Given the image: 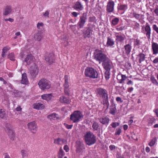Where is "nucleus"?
<instances>
[{
    "instance_id": "nucleus-29",
    "label": "nucleus",
    "mask_w": 158,
    "mask_h": 158,
    "mask_svg": "<svg viewBox=\"0 0 158 158\" xmlns=\"http://www.w3.org/2000/svg\"><path fill=\"white\" fill-rule=\"evenodd\" d=\"M33 58V56L31 54H29L27 55L25 61L27 63V64L28 65L31 63Z\"/></svg>"
},
{
    "instance_id": "nucleus-51",
    "label": "nucleus",
    "mask_w": 158,
    "mask_h": 158,
    "mask_svg": "<svg viewBox=\"0 0 158 158\" xmlns=\"http://www.w3.org/2000/svg\"><path fill=\"white\" fill-rule=\"evenodd\" d=\"M122 132V130L121 128H118L116 129V132H115V135H119Z\"/></svg>"
},
{
    "instance_id": "nucleus-27",
    "label": "nucleus",
    "mask_w": 158,
    "mask_h": 158,
    "mask_svg": "<svg viewBox=\"0 0 158 158\" xmlns=\"http://www.w3.org/2000/svg\"><path fill=\"white\" fill-rule=\"evenodd\" d=\"M100 122L103 124H108L109 119L107 117H103L98 118Z\"/></svg>"
},
{
    "instance_id": "nucleus-58",
    "label": "nucleus",
    "mask_w": 158,
    "mask_h": 158,
    "mask_svg": "<svg viewBox=\"0 0 158 158\" xmlns=\"http://www.w3.org/2000/svg\"><path fill=\"white\" fill-rule=\"evenodd\" d=\"M44 26V24L42 23H38L37 25V27L38 28L40 29V27H43Z\"/></svg>"
},
{
    "instance_id": "nucleus-62",
    "label": "nucleus",
    "mask_w": 158,
    "mask_h": 158,
    "mask_svg": "<svg viewBox=\"0 0 158 158\" xmlns=\"http://www.w3.org/2000/svg\"><path fill=\"white\" fill-rule=\"evenodd\" d=\"M154 12L156 14V15L158 16V7H157L155 9Z\"/></svg>"
},
{
    "instance_id": "nucleus-6",
    "label": "nucleus",
    "mask_w": 158,
    "mask_h": 158,
    "mask_svg": "<svg viewBox=\"0 0 158 158\" xmlns=\"http://www.w3.org/2000/svg\"><path fill=\"white\" fill-rule=\"evenodd\" d=\"M143 32L146 36L148 40L151 39V29L148 23H146L145 27H142Z\"/></svg>"
},
{
    "instance_id": "nucleus-49",
    "label": "nucleus",
    "mask_w": 158,
    "mask_h": 158,
    "mask_svg": "<svg viewBox=\"0 0 158 158\" xmlns=\"http://www.w3.org/2000/svg\"><path fill=\"white\" fill-rule=\"evenodd\" d=\"M60 102L62 103L69 104L70 102V99H60Z\"/></svg>"
},
{
    "instance_id": "nucleus-21",
    "label": "nucleus",
    "mask_w": 158,
    "mask_h": 158,
    "mask_svg": "<svg viewBox=\"0 0 158 158\" xmlns=\"http://www.w3.org/2000/svg\"><path fill=\"white\" fill-rule=\"evenodd\" d=\"M152 49L153 54H158V44L155 42H152Z\"/></svg>"
},
{
    "instance_id": "nucleus-33",
    "label": "nucleus",
    "mask_w": 158,
    "mask_h": 158,
    "mask_svg": "<svg viewBox=\"0 0 158 158\" xmlns=\"http://www.w3.org/2000/svg\"><path fill=\"white\" fill-rule=\"evenodd\" d=\"M43 37V36L41 34L39 33L35 35H34V37L35 40L38 41H40L42 39Z\"/></svg>"
},
{
    "instance_id": "nucleus-57",
    "label": "nucleus",
    "mask_w": 158,
    "mask_h": 158,
    "mask_svg": "<svg viewBox=\"0 0 158 158\" xmlns=\"http://www.w3.org/2000/svg\"><path fill=\"white\" fill-rule=\"evenodd\" d=\"M64 125L65 126V127H66V128L68 129H71L72 127L73 126V125H69L65 124V123H64Z\"/></svg>"
},
{
    "instance_id": "nucleus-53",
    "label": "nucleus",
    "mask_w": 158,
    "mask_h": 158,
    "mask_svg": "<svg viewBox=\"0 0 158 158\" xmlns=\"http://www.w3.org/2000/svg\"><path fill=\"white\" fill-rule=\"evenodd\" d=\"M152 28L154 31H155L158 34V27L156 24H153L152 26Z\"/></svg>"
},
{
    "instance_id": "nucleus-26",
    "label": "nucleus",
    "mask_w": 158,
    "mask_h": 158,
    "mask_svg": "<svg viewBox=\"0 0 158 158\" xmlns=\"http://www.w3.org/2000/svg\"><path fill=\"white\" fill-rule=\"evenodd\" d=\"M128 9V6L126 4H118V10L123 11H125Z\"/></svg>"
},
{
    "instance_id": "nucleus-60",
    "label": "nucleus",
    "mask_w": 158,
    "mask_h": 158,
    "mask_svg": "<svg viewBox=\"0 0 158 158\" xmlns=\"http://www.w3.org/2000/svg\"><path fill=\"white\" fill-rule=\"evenodd\" d=\"M64 149L66 152H69V148L67 145H65L64 147Z\"/></svg>"
},
{
    "instance_id": "nucleus-43",
    "label": "nucleus",
    "mask_w": 158,
    "mask_h": 158,
    "mask_svg": "<svg viewBox=\"0 0 158 158\" xmlns=\"http://www.w3.org/2000/svg\"><path fill=\"white\" fill-rule=\"evenodd\" d=\"M156 138L155 137L153 138L150 141V142L149 143L148 145L149 146L152 147L153 146L155 143L156 141Z\"/></svg>"
},
{
    "instance_id": "nucleus-9",
    "label": "nucleus",
    "mask_w": 158,
    "mask_h": 158,
    "mask_svg": "<svg viewBox=\"0 0 158 158\" xmlns=\"http://www.w3.org/2000/svg\"><path fill=\"white\" fill-rule=\"evenodd\" d=\"M115 3L114 1L109 0L106 6V11L108 13L113 12L114 10Z\"/></svg>"
},
{
    "instance_id": "nucleus-14",
    "label": "nucleus",
    "mask_w": 158,
    "mask_h": 158,
    "mask_svg": "<svg viewBox=\"0 0 158 158\" xmlns=\"http://www.w3.org/2000/svg\"><path fill=\"white\" fill-rule=\"evenodd\" d=\"M39 71V68L35 64L32 65L30 68V73L32 76H36L38 74Z\"/></svg>"
},
{
    "instance_id": "nucleus-36",
    "label": "nucleus",
    "mask_w": 158,
    "mask_h": 158,
    "mask_svg": "<svg viewBox=\"0 0 158 158\" xmlns=\"http://www.w3.org/2000/svg\"><path fill=\"white\" fill-rule=\"evenodd\" d=\"M52 97L51 94H45L41 96L42 99H52Z\"/></svg>"
},
{
    "instance_id": "nucleus-10",
    "label": "nucleus",
    "mask_w": 158,
    "mask_h": 158,
    "mask_svg": "<svg viewBox=\"0 0 158 158\" xmlns=\"http://www.w3.org/2000/svg\"><path fill=\"white\" fill-rule=\"evenodd\" d=\"M97 92L99 96L103 99H108V94L107 90L101 88L97 89Z\"/></svg>"
},
{
    "instance_id": "nucleus-25",
    "label": "nucleus",
    "mask_w": 158,
    "mask_h": 158,
    "mask_svg": "<svg viewBox=\"0 0 158 158\" xmlns=\"http://www.w3.org/2000/svg\"><path fill=\"white\" fill-rule=\"evenodd\" d=\"M11 11V6H6L4 9L3 15H7L10 13Z\"/></svg>"
},
{
    "instance_id": "nucleus-40",
    "label": "nucleus",
    "mask_w": 158,
    "mask_h": 158,
    "mask_svg": "<svg viewBox=\"0 0 158 158\" xmlns=\"http://www.w3.org/2000/svg\"><path fill=\"white\" fill-rule=\"evenodd\" d=\"M150 80L153 84L158 86V82L154 77H152L150 78Z\"/></svg>"
},
{
    "instance_id": "nucleus-1",
    "label": "nucleus",
    "mask_w": 158,
    "mask_h": 158,
    "mask_svg": "<svg viewBox=\"0 0 158 158\" xmlns=\"http://www.w3.org/2000/svg\"><path fill=\"white\" fill-rule=\"evenodd\" d=\"M84 137L86 144L89 146L94 144L96 142V136L90 131L87 132Z\"/></svg>"
},
{
    "instance_id": "nucleus-20",
    "label": "nucleus",
    "mask_w": 158,
    "mask_h": 158,
    "mask_svg": "<svg viewBox=\"0 0 158 158\" xmlns=\"http://www.w3.org/2000/svg\"><path fill=\"white\" fill-rule=\"evenodd\" d=\"M119 33H115V36L116 37L115 40L117 42H123L125 39L124 35H119Z\"/></svg>"
},
{
    "instance_id": "nucleus-41",
    "label": "nucleus",
    "mask_w": 158,
    "mask_h": 158,
    "mask_svg": "<svg viewBox=\"0 0 158 158\" xmlns=\"http://www.w3.org/2000/svg\"><path fill=\"white\" fill-rule=\"evenodd\" d=\"M6 114V111L3 109L0 110V117L2 118H4V116Z\"/></svg>"
},
{
    "instance_id": "nucleus-15",
    "label": "nucleus",
    "mask_w": 158,
    "mask_h": 158,
    "mask_svg": "<svg viewBox=\"0 0 158 158\" xmlns=\"http://www.w3.org/2000/svg\"><path fill=\"white\" fill-rule=\"evenodd\" d=\"M92 31H93L90 27L86 28L85 30L83 31V37L85 39L90 37Z\"/></svg>"
},
{
    "instance_id": "nucleus-8",
    "label": "nucleus",
    "mask_w": 158,
    "mask_h": 158,
    "mask_svg": "<svg viewBox=\"0 0 158 158\" xmlns=\"http://www.w3.org/2000/svg\"><path fill=\"white\" fill-rule=\"evenodd\" d=\"M64 82L63 85L64 92L66 95L69 96L70 93V87L68 82L69 78L68 76L65 75L64 78Z\"/></svg>"
},
{
    "instance_id": "nucleus-17",
    "label": "nucleus",
    "mask_w": 158,
    "mask_h": 158,
    "mask_svg": "<svg viewBox=\"0 0 158 158\" xmlns=\"http://www.w3.org/2000/svg\"><path fill=\"white\" fill-rule=\"evenodd\" d=\"M76 151L77 152H80L85 148L83 143L80 141H77L76 142Z\"/></svg>"
},
{
    "instance_id": "nucleus-32",
    "label": "nucleus",
    "mask_w": 158,
    "mask_h": 158,
    "mask_svg": "<svg viewBox=\"0 0 158 158\" xmlns=\"http://www.w3.org/2000/svg\"><path fill=\"white\" fill-rule=\"evenodd\" d=\"M10 48L9 46H7L5 47L3 49L2 56L3 57H4L5 56V54L7 52L10 50Z\"/></svg>"
},
{
    "instance_id": "nucleus-4",
    "label": "nucleus",
    "mask_w": 158,
    "mask_h": 158,
    "mask_svg": "<svg viewBox=\"0 0 158 158\" xmlns=\"http://www.w3.org/2000/svg\"><path fill=\"white\" fill-rule=\"evenodd\" d=\"M38 85L40 88L43 90L49 89L51 87V83L50 81L45 78L40 80Z\"/></svg>"
},
{
    "instance_id": "nucleus-31",
    "label": "nucleus",
    "mask_w": 158,
    "mask_h": 158,
    "mask_svg": "<svg viewBox=\"0 0 158 158\" xmlns=\"http://www.w3.org/2000/svg\"><path fill=\"white\" fill-rule=\"evenodd\" d=\"M137 56L139 59V63H141L144 60L145 56L144 54L143 53H140Z\"/></svg>"
},
{
    "instance_id": "nucleus-5",
    "label": "nucleus",
    "mask_w": 158,
    "mask_h": 158,
    "mask_svg": "<svg viewBox=\"0 0 158 158\" xmlns=\"http://www.w3.org/2000/svg\"><path fill=\"white\" fill-rule=\"evenodd\" d=\"M83 117V115L80 111H75L70 116V119L73 123H76L79 122L80 119Z\"/></svg>"
},
{
    "instance_id": "nucleus-45",
    "label": "nucleus",
    "mask_w": 158,
    "mask_h": 158,
    "mask_svg": "<svg viewBox=\"0 0 158 158\" xmlns=\"http://www.w3.org/2000/svg\"><path fill=\"white\" fill-rule=\"evenodd\" d=\"M110 71L106 70L105 73V77L106 79L107 80L110 78Z\"/></svg>"
},
{
    "instance_id": "nucleus-46",
    "label": "nucleus",
    "mask_w": 158,
    "mask_h": 158,
    "mask_svg": "<svg viewBox=\"0 0 158 158\" xmlns=\"http://www.w3.org/2000/svg\"><path fill=\"white\" fill-rule=\"evenodd\" d=\"M56 116V114L55 113L50 114L47 116V118L50 120L54 119Z\"/></svg>"
},
{
    "instance_id": "nucleus-18",
    "label": "nucleus",
    "mask_w": 158,
    "mask_h": 158,
    "mask_svg": "<svg viewBox=\"0 0 158 158\" xmlns=\"http://www.w3.org/2000/svg\"><path fill=\"white\" fill-rule=\"evenodd\" d=\"M127 77L125 75L122 74H118L117 76V79L118 82L120 84H124V81L127 78Z\"/></svg>"
},
{
    "instance_id": "nucleus-52",
    "label": "nucleus",
    "mask_w": 158,
    "mask_h": 158,
    "mask_svg": "<svg viewBox=\"0 0 158 158\" xmlns=\"http://www.w3.org/2000/svg\"><path fill=\"white\" fill-rule=\"evenodd\" d=\"M61 141V138H58L54 140V143L55 144H57L58 145L60 144V142Z\"/></svg>"
},
{
    "instance_id": "nucleus-24",
    "label": "nucleus",
    "mask_w": 158,
    "mask_h": 158,
    "mask_svg": "<svg viewBox=\"0 0 158 158\" xmlns=\"http://www.w3.org/2000/svg\"><path fill=\"white\" fill-rule=\"evenodd\" d=\"M133 40V46L134 48H139L140 47L141 42L138 38L136 39H132Z\"/></svg>"
},
{
    "instance_id": "nucleus-39",
    "label": "nucleus",
    "mask_w": 158,
    "mask_h": 158,
    "mask_svg": "<svg viewBox=\"0 0 158 158\" xmlns=\"http://www.w3.org/2000/svg\"><path fill=\"white\" fill-rule=\"evenodd\" d=\"M99 126L98 124L96 122H94L93 124L92 127L94 131H97Z\"/></svg>"
},
{
    "instance_id": "nucleus-50",
    "label": "nucleus",
    "mask_w": 158,
    "mask_h": 158,
    "mask_svg": "<svg viewBox=\"0 0 158 158\" xmlns=\"http://www.w3.org/2000/svg\"><path fill=\"white\" fill-rule=\"evenodd\" d=\"M125 27L124 26H118L116 27V29L118 31H122L125 29Z\"/></svg>"
},
{
    "instance_id": "nucleus-28",
    "label": "nucleus",
    "mask_w": 158,
    "mask_h": 158,
    "mask_svg": "<svg viewBox=\"0 0 158 158\" xmlns=\"http://www.w3.org/2000/svg\"><path fill=\"white\" fill-rule=\"evenodd\" d=\"M8 129L9 131H8V136L11 140H14L15 138V133L11 128H8Z\"/></svg>"
},
{
    "instance_id": "nucleus-55",
    "label": "nucleus",
    "mask_w": 158,
    "mask_h": 158,
    "mask_svg": "<svg viewBox=\"0 0 158 158\" xmlns=\"http://www.w3.org/2000/svg\"><path fill=\"white\" fill-rule=\"evenodd\" d=\"M133 16L137 19H138L140 17V15L135 12H133Z\"/></svg>"
},
{
    "instance_id": "nucleus-48",
    "label": "nucleus",
    "mask_w": 158,
    "mask_h": 158,
    "mask_svg": "<svg viewBox=\"0 0 158 158\" xmlns=\"http://www.w3.org/2000/svg\"><path fill=\"white\" fill-rule=\"evenodd\" d=\"M134 23L135 24L134 25V27H133V28L135 29H140L139 24L136 22L134 21Z\"/></svg>"
},
{
    "instance_id": "nucleus-44",
    "label": "nucleus",
    "mask_w": 158,
    "mask_h": 158,
    "mask_svg": "<svg viewBox=\"0 0 158 158\" xmlns=\"http://www.w3.org/2000/svg\"><path fill=\"white\" fill-rule=\"evenodd\" d=\"M50 13L49 10H46L43 13V15L46 18H48L49 17V15Z\"/></svg>"
},
{
    "instance_id": "nucleus-54",
    "label": "nucleus",
    "mask_w": 158,
    "mask_h": 158,
    "mask_svg": "<svg viewBox=\"0 0 158 158\" xmlns=\"http://www.w3.org/2000/svg\"><path fill=\"white\" fill-rule=\"evenodd\" d=\"M119 125V123H115L113 122L111 124V126L112 127L115 128L117 126H118Z\"/></svg>"
},
{
    "instance_id": "nucleus-37",
    "label": "nucleus",
    "mask_w": 158,
    "mask_h": 158,
    "mask_svg": "<svg viewBox=\"0 0 158 158\" xmlns=\"http://www.w3.org/2000/svg\"><path fill=\"white\" fill-rule=\"evenodd\" d=\"M116 109L115 106H112L110 108V113L112 115H114L116 112Z\"/></svg>"
},
{
    "instance_id": "nucleus-13",
    "label": "nucleus",
    "mask_w": 158,
    "mask_h": 158,
    "mask_svg": "<svg viewBox=\"0 0 158 158\" xmlns=\"http://www.w3.org/2000/svg\"><path fill=\"white\" fill-rule=\"evenodd\" d=\"M102 66L106 70L110 71L112 67V64L111 60L108 58V59L102 62Z\"/></svg>"
},
{
    "instance_id": "nucleus-22",
    "label": "nucleus",
    "mask_w": 158,
    "mask_h": 158,
    "mask_svg": "<svg viewBox=\"0 0 158 158\" xmlns=\"http://www.w3.org/2000/svg\"><path fill=\"white\" fill-rule=\"evenodd\" d=\"M73 8L74 9L78 11H81L84 9V7L83 5L81 2H76Z\"/></svg>"
},
{
    "instance_id": "nucleus-59",
    "label": "nucleus",
    "mask_w": 158,
    "mask_h": 158,
    "mask_svg": "<svg viewBox=\"0 0 158 158\" xmlns=\"http://www.w3.org/2000/svg\"><path fill=\"white\" fill-rule=\"evenodd\" d=\"M155 119L154 118H151L149 120V123L152 124L153 123H155Z\"/></svg>"
},
{
    "instance_id": "nucleus-30",
    "label": "nucleus",
    "mask_w": 158,
    "mask_h": 158,
    "mask_svg": "<svg viewBox=\"0 0 158 158\" xmlns=\"http://www.w3.org/2000/svg\"><path fill=\"white\" fill-rule=\"evenodd\" d=\"M44 106L40 103H36L34 106L33 108L38 110H40L44 108Z\"/></svg>"
},
{
    "instance_id": "nucleus-35",
    "label": "nucleus",
    "mask_w": 158,
    "mask_h": 158,
    "mask_svg": "<svg viewBox=\"0 0 158 158\" xmlns=\"http://www.w3.org/2000/svg\"><path fill=\"white\" fill-rule=\"evenodd\" d=\"M102 103L104 105V108H106L107 110L108 108L109 105V102L108 99H103V101H102Z\"/></svg>"
},
{
    "instance_id": "nucleus-2",
    "label": "nucleus",
    "mask_w": 158,
    "mask_h": 158,
    "mask_svg": "<svg viewBox=\"0 0 158 158\" xmlns=\"http://www.w3.org/2000/svg\"><path fill=\"white\" fill-rule=\"evenodd\" d=\"M94 59L99 61V63L104 61L108 59V57L101 50L97 49L94 53Z\"/></svg>"
},
{
    "instance_id": "nucleus-12",
    "label": "nucleus",
    "mask_w": 158,
    "mask_h": 158,
    "mask_svg": "<svg viewBox=\"0 0 158 158\" xmlns=\"http://www.w3.org/2000/svg\"><path fill=\"white\" fill-rule=\"evenodd\" d=\"M28 129L31 132L35 134L37 131V126L36 123L35 121H33L28 123L27 125Z\"/></svg>"
},
{
    "instance_id": "nucleus-34",
    "label": "nucleus",
    "mask_w": 158,
    "mask_h": 158,
    "mask_svg": "<svg viewBox=\"0 0 158 158\" xmlns=\"http://www.w3.org/2000/svg\"><path fill=\"white\" fill-rule=\"evenodd\" d=\"M119 22V18L117 17H115L111 21V24L114 26H115Z\"/></svg>"
},
{
    "instance_id": "nucleus-19",
    "label": "nucleus",
    "mask_w": 158,
    "mask_h": 158,
    "mask_svg": "<svg viewBox=\"0 0 158 158\" xmlns=\"http://www.w3.org/2000/svg\"><path fill=\"white\" fill-rule=\"evenodd\" d=\"M115 42L112 37L108 36L107 37L106 46L107 47H111L113 46Z\"/></svg>"
},
{
    "instance_id": "nucleus-38",
    "label": "nucleus",
    "mask_w": 158,
    "mask_h": 158,
    "mask_svg": "<svg viewBox=\"0 0 158 158\" xmlns=\"http://www.w3.org/2000/svg\"><path fill=\"white\" fill-rule=\"evenodd\" d=\"M21 153L22 158H24L25 157H27L28 156L27 152L25 150H21Z\"/></svg>"
},
{
    "instance_id": "nucleus-56",
    "label": "nucleus",
    "mask_w": 158,
    "mask_h": 158,
    "mask_svg": "<svg viewBox=\"0 0 158 158\" xmlns=\"http://www.w3.org/2000/svg\"><path fill=\"white\" fill-rule=\"evenodd\" d=\"M95 19L94 17H90L89 19V21L90 22H94Z\"/></svg>"
},
{
    "instance_id": "nucleus-61",
    "label": "nucleus",
    "mask_w": 158,
    "mask_h": 158,
    "mask_svg": "<svg viewBox=\"0 0 158 158\" xmlns=\"http://www.w3.org/2000/svg\"><path fill=\"white\" fill-rule=\"evenodd\" d=\"M115 146L113 145H111L109 146V148L112 151L114 149H115Z\"/></svg>"
},
{
    "instance_id": "nucleus-11",
    "label": "nucleus",
    "mask_w": 158,
    "mask_h": 158,
    "mask_svg": "<svg viewBox=\"0 0 158 158\" xmlns=\"http://www.w3.org/2000/svg\"><path fill=\"white\" fill-rule=\"evenodd\" d=\"M132 49L131 44H127L124 45L122 49V52L125 55L128 56L130 55Z\"/></svg>"
},
{
    "instance_id": "nucleus-42",
    "label": "nucleus",
    "mask_w": 158,
    "mask_h": 158,
    "mask_svg": "<svg viewBox=\"0 0 158 158\" xmlns=\"http://www.w3.org/2000/svg\"><path fill=\"white\" fill-rule=\"evenodd\" d=\"M8 58L11 60L14 61L15 60V57L14 53L11 52L9 54L8 56Z\"/></svg>"
},
{
    "instance_id": "nucleus-47",
    "label": "nucleus",
    "mask_w": 158,
    "mask_h": 158,
    "mask_svg": "<svg viewBox=\"0 0 158 158\" xmlns=\"http://www.w3.org/2000/svg\"><path fill=\"white\" fill-rule=\"evenodd\" d=\"M58 154L61 158L64 155V153L61 147L60 148Z\"/></svg>"
},
{
    "instance_id": "nucleus-63",
    "label": "nucleus",
    "mask_w": 158,
    "mask_h": 158,
    "mask_svg": "<svg viewBox=\"0 0 158 158\" xmlns=\"http://www.w3.org/2000/svg\"><path fill=\"white\" fill-rule=\"evenodd\" d=\"M153 62L154 64H157L158 63V56L156 57L153 60Z\"/></svg>"
},
{
    "instance_id": "nucleus-7",
    "label": "nucleus",
    "mask_w": 158,
    "mask_h": 158,
    "mask_svg": "<svg viewBox=\"0 0 158 158\" xmlns=\"http://www.w3.org/2000/svg\"><path fill=\"white\" fill-rule=\"evenodd\" d=\"M87 19V15L86 14H84L82 16L80 17V20L77 24L78 30L84 27Z\"/></svg>"
},
{
    "instance_id": "nucleus-23",
    "label": "nucleus",
    "mask_w": 158,
    "mask_h": 158,
    "mask_svg": "<svg viewBox=\"0 0 158 158\" xmlns=\"http://www.w3.org/2000/svg\"><path fill=\"white\" fill-rule=\"evenodd\" d=\"M21 82V84L25 85H27L28 83V80L26 73H24L22 74Z\"/></svg>"
},
{
    "instance_id": "nucleus-3",
    "label": "nucleus",
    "mask_w": 158,
    "mask_h": 158,
    "mask_svg": "<svg viewBox=\"0 0 158 158\" xmlns=\"http://www.w3.org/2000/svg\"><path fill=\"white\" fill-rule=\"evenodd\" d=\"M84 74L86 77L91 79H96L98 77V72L92 67H87L85 69Z\"/></svg>"
},
{
    "instance_id": "nucleus-64",
    "label": "nucleus",
    "mask_w": 158,
    "mask_h": 158,
    "mask_svg": "<svg viewBox=\"0 0 158 158\" xmlns=\"http://www.w3.org/2000/svg\"><path fill=\"white\" fill-rule=\"evenodd\" d=\"M117 158H124L123 156H122L119 154H117L116 155Z\"/></svg>"
},
{
    "instance_id": "nucleus-16",
    "label": "nucleus",
    "mask_w": 158,
    "mask_h": 158,
    "mask_svg": "<svg viewBox=\"0 0 158 158\" xmlns=\"http://www.w3.org/2000/svg\"><path fill=\"white\" fill-rule=\"evenodd\" d=\"M54 56L53 53H50L46 55L45 60L50 64H52L54 62Z\"/></svg>"
}]
</instances>
